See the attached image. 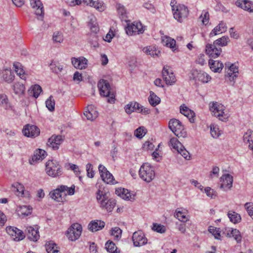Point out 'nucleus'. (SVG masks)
Returning <instances> with one entry per match:
<instances>
[{
  "mask_svg": "<svg viewBox=\"0 0 253 253\" xmlns=\"http://www.w3.org/2000/svg\"><path fill=\"white\" fill-rule=\"evenodd\" d=\"M126 32L128 35L131 36L142 33L144 30L140 22H134L131 24H127V26L126 28Z\"/></svg>",
  "mask_w": 253,
  "mask_h": 253,
  "instance_id": "12",
  "label": "nucleus"
},
{
  "mask_svg": "<svg viewBox=\"0 0 253 253\" xmlns=\"http://www.w3.org/2000/svg\"><path fill=\"white\" fill-rule=\"evenodd\" d=\"M205 191L207 195L211 198H214L216 196V192L211 187H206L205 189Z\"/></svg>",
  "mask_w": 253,
  "mask_h": 253,
  "instance_id": "57",
  "label": "nucleus"
},
{
  "mask_svg": "<svg viewBox=\"0 0 253 253\" xmlns=\"http://www.w3.org/2000/svg\"><path fill=\"white\" fill-rule=\"evenodd\" d=\"M175 10L173 11V17L177 21L183 22L189 14V10L186 6L179 4L175 6Z\"/></svg>",
  "mask_w": 253,
  "mask_h": 253,
  "instance_id": "8",
  "label": "nucleus"
},
{
  "mask_svg": "<svg viewBox=\"0 0 253 253\" xmlns=\"http://www.w3.org/2000/svg\"><path fill=\"white\" fill-rule=\"evenodd\" d=\"M79 58L80 60V69H85L86 67V65L87 64V60L84 57H80Z\"/></svg>",
  "mask_w": 253,
  "mask_h": 253,
  "instance_id": "64",
  "label": "nucleus"
},
{
  "mask_svg": "<svg viewBox=\"0 0 253 253\" xmlns=\"http://www.w3.org/2000/svg\"><path fill=\"white\" fill-rule=\"evenodd\" d=\"M52 39L54 42L59 43L62 42L63 41L62 35L59 32H55L53 33Z\"/></svg>",
  "mask_w": 253,
  "mask_h": 253,
  "instance_id": "50",
  "label": "nucleus"
},
{
  "mask_svg": "<svg viewBox=\"0 0 253 253\" xmlns=\"http://www.w3.org/2000/svg\"><path fill=\"white\" fill-rule=\"evenodd\" d=\"M152 230L158 233H164L166 232V227L165 226L157 223H153Z\"/></svg>",
  "mask_w": 253,
  "mask_h": 253,
  "instance_id": "47",
  "label": "nucleus"
},
{
  "mask_svg": "<svg viewBox=\"0 0 253 253\" xmlns=\"http://www.w3.org/2000/svg\"><path fill=\"white\" fill-rule=\"evenodd\" d=\"M225 107L221 104L216 102H213L211 106H210V109L215 117L218 118L221 121L227 120L229 116L224 112Z\"/></svg>",
  "mask_w": 253,
  "mask_h": 253,
  "instance_id": "6",
  "label": "nucleus"
},
{
  "mask_svg": "<svg viewBox=\"0 0 253 253\" xmlns=\"http://www.w3.org/2000/svg\"><path fill=\"white\" fill-rule=\"evenodd\" d=\"M236 5L242 9L249 11H253V3L247 0H237L236 1Z\"/></svg>",
  "mask_w": 253,
  "mask_h": 253,
  "instance_id": "24",
  "label": "nucleus"
},
{
  "mask_svg": "<svg viewBox=\"0 0 253 253\" xmlns=\"http://www.w3.org/2000/svg\"><path fill=\"white\" fill-rule=\"evenodd\" d=\"M229 41L228 37L223 36L214 41L213 43L216 46H224L227 45Z\"/></svg>",
  "mask_w": 253,
  "mask_h": 253,
  "instance_id": "37",
  "label": "nucleus"
},
{
  "mask_svg": "<svg viewBox=\"0 0 253 253\" xmlns=\"http://www.w3.org/2000/svg\"><path fill=\"white\" fill-rule=\"evenodd\" d=\"M118 11L119 14L122 16L123 19L126 17V10L124 6L120 4L118 6Z\"/></svg>",
  "mask_w": 253,
  "mask_h": 253,
  "instance_id": "59",
  "label": "nucleus"
},
{
  "mask_svg": "<svg viewBox=\"0 0 253 253\" xmlns=\"http://www.w3.org/2000/svg\"><path fill=\"white\" fill-rule=\"evenodd\" d=\"M23 134L28 137H36L40 133V129L35 125L27 124L22 130Z\"/></svg>",
  "mask_w": 253,
  "mask_h": 253,
  "instance_id": "13",
  "label": "nucleus"
},
{
  "mask_svg": "<svg viewBox=\"0 0 253 253\" xmlns=\"http://www.w3.org/2000/svg\"><path fill=\"white\" fill-rule=\"evenodd\" d=\"M7 233L11 237H13V240L15 241H19L25 238L23 232L14 227H7L6 229Z\"/></svg>",
  "mask_w": 253,
  "mask_h": 253,
  "instance_id": "15",
  "label": "nucleus"
},
{
  "mask_svg": "<svg viewBox=\"0 0 253 253\" xmlns=\"http://www.w3.org/2000/svg\"><path fill=\"white\" fill-rule=\"evenodd\" d=\"M162 77L167 84L172 85L176 82L175 76L169 66H164L162 71Z\"/></svg>",
  "mask_w": 253,
  "mask_h": 253,
  "instance_id": "11",
  "label": "nucleus"
},
{
  "mask_svg": "<svg viewBox=\"0 0 253 253\" xmlns=\"http://www.w3.org/2000/svg\"><path fill=\"white\" fill-rule=\"evenodd\" d=\"M143 51L146 54L150 55L153 57L155 56H159L161 53V51L154 46L145 47L143 48Z\"/></svg>",
  "mask_w": 253,
  "mask_h": 253,
  "instance_id": "28",
  "label": "nucleus"
},
{
  "mask_svg": "<svg viewBox=\"0 0 253 253\" xmlns=\"http://www.w3.org/2000/svg\"><path fill=\"white\" fill-rule=\"evenodd\" d=\"M87 175L89 178H93L94 176V172L93 170V166L91 164H87L86 165Z\"/></svg>",
  "mask_w": 253,
  "mask_h": 253,
  "instance_id": "56",
  "label": "nucleus"
},
{
  "mask_svg": "<svg viewBox=\"0 0 253 253\" xmlns=\"http://www.w3.org/2000/svg\"><path fill=\"white\" fill-rule=\"evenodd\" d=\"M137 113H141L143 115H147L150 113V110L148 108L140 105Z\"/></svg>",
  "mask_w": 253,
  "mask_h": 253,
  "instance_id": "63",
  "label": "nucleus"
},
{
  "mask_svg": "<svg viewBox=\"0 0 253 253\" xmlns=\"http://www.w3.org/2000/svg\"><path fill=\"white\" fill-rule=\"evenodd\" d=\"M169 127L178 138L186 137L187 132L182 123L178 120L176 119H171L169 123Z\"/></svg>",
  "mask_w": 253,
  "mask_h": 253,
  "instance_id": "5",
  "label": "nucleus"
},
{
  "mask_svg": "<svg viewBox=\"0 0 253 253\" xmlns=\"http://www.w3.org/2000/svg\"><path fill=\"white\" fill-rule=\"evenodd\" d=\"M13 89L15 94H23L25 91V86L22 83H17L13 85Z\"/></svg>",
  "mask_w": 253,
  "mask_h": 253,
  "instance_id": "38",
  "label": "nucleus"
},
{
  "mask_svg": "<svg viewBox=\"0 0 253 253\" xmlns=\"http://www.w3.org/2000/svg\"><path fill=\"white\" fill-rule=\"evenodd\" d=\"M139 175L142 180L149 183L155 178V173L150 164L145 163L140 167Z\"/></svg>",
  "mask_w": 253,
  "mask_h": 253,
  "instance_id": "4",
  "label": "nucleus"
},
{
  "mask_svg": "<svg viewBox=\"0 0 253 253\" xmlns=\"http://www.w3.org/2000/svg\"><path fill=\"white\" fill-rule=\"evenodd\" d=\"M82 231V225L78 223H75L68 229L66 235L70 240L75 241L81 236Z\"/></svg>",
  "mask_w": 253,
  "mask_h": 253,
  "instance_id": "9",
  "label": "nucleus"
},
{
  "mask_svg": "<svg viewBox=\"0 0 253 253\" xmlns=\"http://www.w3.org/2000/svg\"><path fill=\"white\" fill-rule=\"evenodd\" d=\"M209 65L211 69L214 72L220 73L223 68V64L222 62L211 59L209 61Z\"/></svg>",
  "mask_w": 253,
  "mask_h": 253,
  "instance_id": "25",
  "label": "nucleus"
},
{
  "mask_svg": "<svg viewBox=\"0 0 253 253\" xmlns=\"http://www.w3.org/2000/svg\"><path fill=\"white\" fill-rule=\"evenodd\" d=\"M162 42L164 45L170 47L173 51L175 50L176 42L174 39L168 36H164L162 37Z\"/></svg>",
  "mask_w": 253,
  "mask_h": 253,
  "instance_id": "30",
  "label": "nucleus"
},
{
  "mask_svg": "<svg viewBox=\"0 0 253 253\" xmlns=\"http://www.w3.org/2000/svg\"><path fill=\"white\" fill-rule=\"evenodd\" d=\"M146 133V129L143 126H140L134 131V135L138 138H142Z\"/></svg>",
  "mask_w": 253,
  "mask_h": 253,
  "instance_id": "44",
  "label": "nucleus"
},
{
  "mask_svg": "<svg viewBox=\"0 0 253 253\" xmlns=\"http://www.w3.org/2000/svg\"><path fill=\"white\" fill-rule=\"evenodd\" d=\"M68 189V187L65 185H61L55 190L49 193L50 197L57 202L62 201V195L63 193Z\"/></svg>",
  "mask_w": 253,
  "mask_h": 253,
  "instance_id": "16",
  "label": "nucleus"
},
{
  "mask_svg": "<svg viewBox=\"0 0 253 253\" xmlns=\"http://www.w3.org/2000/svg\"><path fill=\"white\" fill-rule=\"evenodd\" d=\"M180 113L185 116V114H188V113H190L191 116H194L195 113L193 111L189 109L187 107L183 104L180 106Z\"/></svg>",
  "mask_w": 253,
  "mask_h": 253,
  "instance_id": "52",
  "label": "nucleus"
},
{
  "mask_svg": "<svg viewBox=\"0 0 253 253\" xmlns=\"http://www.w3.org/2000/svg\"><path fill=\"white\" fill-rule=\"evenodd\" d=\"M211 133L213 138H217L220 134L219 131L218 130V128L214 126L213 127L211 126Z\"/></svg>",
  "mask_w": 253,
  "mask_h": 253,
  "instance_id": "60",
  "label": "nucleus"
},
{
  "mask_svg": "<svg viewBox=\"0 0 253 253\" xmlns=\"http://www.w3.org/2000/svg\"><path fill=\"white\" fill-rule=\"evenodd\" d=\"M46 250L47 253H58L57 245L53 241H50L45 246Z\"/></svg>",
  "mask_w": 253,
  "mask_h": 253,
  "instance_id": "34",
  "label": "nucleus"
},
{
  "mask_svg": "<svg viewBox=\"0 0 253 253\" xmlns=\"http://www.w3.org/2000/svg\"><path fill=\"white\" fill-rule=\"evenodd\" d=\"M101 178L103 181L107 184H114L116 183L113 175L109 171L104 174L103 177Z\"/></svg>",
  "mask_w": 253,
  "mask_h": 253,
  "instance_id": "41",
  "label": "nucleus"
},
{
  "mask_svg": "<svg viewBox=\"0 0 253 253\" xmlns=\"http://www.w3.org/2000/svg\"><path fill=\"white\" fill-rule=\"evenodd\" d=\"M122 231L118 227H115L112 229V235L115 237V239L119 240L121 237Z\"/></svg>",
  "mask_w": 253,
  "mask_h": 253,
  "instance_id": "46",
  "label": "nucleus"
},
{
  "mask_svg": "<svg viewBox=\"0 0 253 253\" xmlns=\"http://www.w3.org/2000/svg\"><path fill=\"white\" fill-rule=\"evenodd\" d=\"M169 146L177 151L178 153L180 154L185 159L189 160L190 154L187 151L183 145L177 140L176 138H171L169 141Z\"/></svg>",
  "mask_w": 253,
  "mask_h": 253,
  "instance_id": "7",
  "label": "nucleus"
},
{
  "mask_svg": "<svg viewBox=\"0 0 253 253\" xmlns=\"http://www.w3.org/2000/svg\"><path fill=\"white\" fill-rule=\"evenodd\" d=\"M50 69L53 72L58 74L61 72L63 69V66L60 65H56L55 63L52 62L50 64Z\"/></svg>",
  "mask_w": 253,
  "mask_h": 253,
  "instance_id": "49",
  "label": "nucleus"
},
{
  "mask_svg": "<svg viewBox=\"0 0 253 253\" xmlns=\"http://www.w3.org/2000/svg\"><path fill=\"white\" fill-rule=\"evenodd\" d=\"M26 232L28 238L31 241L36 242L40 238L39 229L38 227L35 229L32 226L27 227Z\"/></svg>",
  "mask_w": 253,
  "mask_h": 253,
  "instance_id": "21",
  "label": "nucleus"
},
{
  "mask_svg": "<svg viewBox=\"0 0 253 253\" xmlns=\"http://www.w3.org/2000/svg\"><path fill=\"white\" fill-rule=\"evenodd\" d=\"M227 215L230 221L234 224L238 223L241 220L240 214L235 211H230L228 212Z\"/></svg>",
  "mask_w": 253,
  "mask_h": 253,
  "instance_id": "32",
  "label": "nucleus"
},
{
  "mask_svg": "<svg viewBox=\"0 0 253 253\" xmlns=\"http://www.w3.org/2000/svg\"><path fill=\"white\" fill-rule=\"evenodd\" d=\"M220 181L222 183L220 185V188L224 189L226 187H228V189H230L232 186L233 183V177L229 174H226L220 178Z\"/></svg>",
  "mask_w": 253,
  "mask_h": 253,
  "instance_id": "22",
  "label": "nucleus"
},
{
  "mask_svg": "<svg viewBox=\"0 0 253 253\" xmlns=\"http://www.w3.org/2000/svg\"><path fill=\"white\" fill-rule=\"evenodd\" d=\"M99 3H101V4H100L94 2V4L92 5L91 7H94L98 11H103L106 9V5L102 0H99Z\"/></svg>",
  "mask_w": 253,
  "mask_h": 253,
  "instance_id": "54",
  "label": "nucleus"
},
{
  "mask_svg": "<svg viewBox=\"0 0 253 253\" xmlns=\"http://www.w3.org/2000/svg\"><path fill=\"white\" fill-rule=\"evenodd\" d=\"M108 192L105 190L99 189L96 193V198L100 203L102 208H105L109 212L112 211L116 205L115 201L114 199H108Z\"/></svg>",
  "mask_w": 253,
  "mask_h": 253,
  "instance_id": "1",
  "label": "nucleus"
},
{
  "mask_svg": "<svg viewBox=\"0 0 253 253\" xmlns=\"http://www.w3.org/2000/svg\"><path fill=\"white\" fill-rule=\"evenodd\" d=\"M42 91V88L39 84H35L33 86L31 90H29L31 94H32L33 96L35 98H38Z\"/></svg>",
  "mask_w": 253,
  "mask_h": 253,
  "instance_id": "42",
  "label": "nucleus"
},
{
  "mask_svg": "<svg viewBox=\"0 0 253 253\" xmlns=\"http://www.w3.org/2000/svg\"><path fill=\"white\" fill-rule=\"evenodd\" d=\"M209 231L211 233L216 239L219 240L220 237V231L219 228L213 226H210L208 229Z\"/></svg>",
  "mask_w": 253,
  "mask_h": 253,
  "instance_id": "43",
  "label": "nucleus"
},
{
  "mask_svg": "<svg viewBox=\"0 0 253 253\" xmlns=\"http://www.w3.org/2000/svg\"><path fill=\"white\" fill-rule=\"evenodd\" d=\"M97 85L100 95L108 97L107 101L109 103H114L115 100V95L111 91V87L108 81L101 79L98 82Z\"/></svg>",
  "mask_w": 253,
  "mask_h": 253,
  "instance_id": "2",
  "label": "nucleus"
},
{
  "mask_svg": "<svg viewBox=\"0 0 253 253\" xmlns=\"http://www.w3.org/2000/svg\"><path fill=\"white\" fill-rule=\"evenodd\" d=\"M160 98L157 96L152 91H150L149 102L152 106H156L160 102Z\"/></svg>",
  "mask_w": 253,
  "mask_h": 253,
  "instance_id": "35",
  "label": "nucleus"
},
{
  "mask_svg": "<svg viewBox=\"0 0 253 253\" xmlns=\"http://www.w3.org/2000/svg\"><path fill=\"white\" fill-rule=\"evenodd\" d=\"M46 173L52 177H58L63 173V169L59 163L55 160H49L46 163Z\"/></svg>",
  "mask_w": 253,
  "mask_h": 253,
  "instance_id": "3",
  "label": "nucleus"
},
{
  "mask_svg": "<svg viewBox=\"0 0 253 253\" xmlns=\"http://www.w3.org/2000/svg\"><path fill=\"white\" fill-rule=\"evenodd\" d=\"M245 208L249 215L253 219V203L251 202L246 203Z\"/></svg>",
  "mask_w": 253,
  "mask_h": 253,
  "instance_id": "55",
  "label": "nucleus"
},
{
  "mask_svg": "<svg viewBox=\"0 0 253 253\" xmlns=\"http://www.w3.org/2000/svg\"><path fill=\"white\" fill-rule=\"evenodd\" d=\"M139 106L140 104L138 102L132 101L125 106V110L127 114H130L133 112H137Z\"/></svg>",
  "mask_w": 253,
  "mask_h": 253,
  "instance_id": "27",
  "label": "nucleus"
},
{
  "mask_svg": "<svg viewBox=\"0 0 253 253\" xmlns=\"http://www.w3.org/2000/svg\"><path fill=\"white\" fill-rule=\"evenodd\" d=\"M116 194L125 200H131L133 199L130 195V192L127 189L120 188L116 190Z\"/></svg>",
  "mask_w": 253,
  "mask_h": 253,
  "instance_id": "31",
  "label": "nucleus"
},
{
  "mask_svg": "<svg viewBox=\"0 0 253 253\" xmlns=\"http://www.w3.org/2000/svg\"><path fill=\"white\" fill-rule=\"evenodd\" d=\"M227 27L223 22H221L216 26L210 34V37H212L218 34V33H222L226 31Z\"/></svg>",
  "mask_w": 253,
  "mask_h": 253,
  "instance_id": "29",
  "label": "nucleus"
},
{
  "mask_svg": "<svg viewBox=\"0 0 253 253\" xmlns=\"http://www.w3.org/2000/svg\"><path fill=\"white\" fill-rule=\"evenodd\" d=\"M46 107L50 111H53L54 110L55 101L53 98L52 96H50L46 100L45 102Z\"/></svg>",
  "mask_w": 253,
  "mask_h": 253,
  "instance_id": "45",
  "label": "nucleus"
},
{
  "mask_svg": "<svg viewBox=\"0 0 253 253\" xmlns=\"http://www.w3.org/2000/svg\"><path fill=\"white\" fill-rule=\"evenodd\" d=\"M32 208L30 206H22L19 208L18 212L19 214L25 216H28L31 214Z\"/></svg>",
  "mask_w": 253,
  "mask_h": 253,
  "instance_id": "40",
  "label": "nucleus"
},
{
  "mask_svg": "<svg viewBox=\"0 0 253 253\" xmlns=\"http://www.w3.org/2000/svg\"><path fill=\"white\" fill-rule=\"evenodd\" d=\"M227 235L229 237H233L237 243L241 242L242 237L240 231L237 229H231L228 231Z\"/></svg>",
  "mask_w": 253,
  "mask_h": 253,
  "instance_id": "33",
  "label": "nucleus"
},
{
  "mask_svg": "<svg viewBox=\"0 0 253 253\" xmlns=\"http://www.w3.org/2000/svg\"><path fill=\"white\" fill-rule=\"evenodd\" d=\"M200 19H202L203 23L206 25L209 20V13L208 11H204L202 13L200 17Z\"/></svg>",
  "mask_w": 253,
  "mask_h": 253,
  "instance_id": "58",
  "label": "nucleus"
},
{
  "mask_svg": "<svg viewBox=\"0 0 253 253\" xmlns=\"http://www.w3.org/2000/svg\"><path fill=\"white\" fill-rule=\"evenodd\" d=\"M64 140V137L62 135H53L50 137V141L53 142V141H55V142L58 143V145H60Z\"/></svg>",
  "mask_w": 253,
  "mask_h": 253,
  "instance_id": "53",
  "label": "nucleus"
},
{
  "mask_svg": "<svg viewBox=\"0 0 253 253\" xmlns=\"http://www.w3.org/2000/svg\"><path fill=\"white\" fill-rule=\"evenodd\" d=\"M205 57V55L204 54H200L196 59V63L201 65H204L206 63Z\"/></svg>",
  "mask_w": 253,
  "mask_h": 253,
  "instance_id": "62",
  "label": "nucleus"
},
{
  "mask_svg": "<svg viewBox=\"0 0 253 253\" xmlns=\"http://www.w3.org/2000/svg\"><path fill=\"white\" fill-rule=\"evenodd\" d=\"M46 152L41 149L36 150L32 157L29 160V163L31 165H34L35 163L42 161L46 156Z\"/></svg>",
  "mask_w": 253,
  "mask_h": 253,
  "instance_id": "19",
  "label": "nucleus"
},
{
  "mask_svg": "<svg viewBox=\"0 0 253 253\" xmlns=\"http://www.w3.org/2000/svg\"><path fill=\"white\" fill-rule=\"evenodd\" d=\"M47 145L48 147L51 148L52 149L54 150L58 149L59 147V145H58V143L55 142V141H53L52 142L50 141V138L48 139Z\"/></svg>",
  "mask_w": 253,
  "mask_h": 253,
  "instance_id": "61",
  "label": "nucleus"
},
{
  "mask_svg": "<svg viewBox=\"0 0 253 253\" xmlns=\"http://www.w3.org/2000/svg\"><path fill=\"white\" fill-rule=\"evenodd\" d=\"M243 141L246 143H249V147L253 150V131L248 129L243 136Z\"/></svg>",
  "mask_w": 253,
  "mask_h": 253,
  "instance_id": "26",
  "label": "nucleus"
},
{
  "mask_svg": "<svg viewBox=\"0 0 253 253\" xmlns=\"http://www.w3.org/2000/svg\"><path fill=\"white\" fill-rule=\"evenodd\" d=\"M0 76L3 80L8 83H11L14 78V75L10 69H3L0 71Z\"/></svg>",
  "mask_w": 253,
  "mask_h": 253,
  "instance_id": "23",
  "label": "nucleus"
},
{
  "mask_svg": "<svg viewBox=\"0 0 253 253\" xmlns=\"http://www.w3.org/2000/svg\"><path fill=\"white\" fill-rule=\"evenodd\" d=\"M190 78L195 81H200L204 83H207L211 80V77L207 73L196 69L192 70Z\"/></svg>",
  "mask_w": 253,
  "mask_h": 253,
  "instance_id": "10",
  "label": "nucleus"
},
{
  "mask_svg": "<svg viewBox=\"0 0 253 253\" xmlns=\"http://www.w3.org/2000/svg\"><path fill=\"white\" fill-rule=\"evenodd\" d=\"M105 248L108 252L111 253H121L120 250L118 251L115 244L110 241H108L105 244Z\"/></svg>",
  "mask_w": 253,
  "mask_h": 253,
  "instance_id": "36",
  "label": "nucleus"
},
{
  "mask_svg": "<svg viewBox=\"0 0 253 253\" xmlns=\"http://www.w3.org/2000/svg\"><path fill=\"white\" fill-rule=\"evenodd\" d=\"M132 240L133 245L135 247H140L145 245L147 239L141 231L135 232L132 235Z\"/></svg>",
  "mask_w": 253,
  "mask_h": 253,
  "instance_id": "14",
  "label": "nucleus"
},
{
  "mask_svg": "<svg viewBox=\"0 0 253 253\" xmlns=\"http://www.w3.org/2000/svg\"><path fill=\"white\" fill-rule=\"evenodd\" d=\"M206 52L212 58H216L219 56L221 52V47H217L214 43L207 44L206 46Z\"/></svg>",
  "mask_w": 253,
  "mask_h": 253,
  "instance_id": "18",
  "label": "nucleus"
},
{
  "mask_svg": "<svg viewBox=\"0 0 253 253\" xmlns=\"http://www.w3.org/2000/svg\"><path fill=\"white\" fill-rule=\"evenodd\" d=\"M105 222L100 220L91 221L88 225V229L91 232H96L103 229L105 226Z\"/></svg>",
  "mask_w": 253,
  "mask_h": 253,
  "instance_id": "20",
  "label": "nucleus"
},
{
  "mask_svg": "<svg viewBox=\"0 0 253 253\" xmlns=\"http://www.w3.org/2000/svg\"><path fill=\"white\" fill-rule=\"evenodd\" d=\"M30 4L33 8L36 9L35 14L39 16V19L42 20L44 16L43 6L40 0H31Z\"/></svg>",
  "mask_w": 253,
  "mask_h": 253,
  "instance_id": "17",
  "label": "nucleus"
},
{
  "mask_svg": "<svg viewBox=\"0 0 253 253\" xmlns=\"http://www.w3.org/2000/svg\"><path fill=\"white\" fill-rule=\"evenodd\" d=\"M175 215L176 216L180 221L185 222L187 221L186 217L185 215H184L182 211H181L179 209H177L175 211Z\"/></svg>",
  "mask_w": 253,
  "mask_h": 253,
  "instance_id": "51",
  "label": "nucleus"
},
{
  "mask_svg": "<svg viewBox=\"0 0 253 253\" xmlns=\"http://www.w3.org/2000/svg\"><path fill=\"white\" fill-rule=\"evenodd\" d=\"M98 39V36L97 35L90 34L88 38V42L90 45L94 48L98 47L99 46Z\"/></svg>",
  "mask_w": 253,
  "mask_h": 253,
  "instance_id": "39",
  "label": "nucleus"
},
{
  "mask_svg": "<svg viewBox=\"0 0 253 253\" xmlns=\"http://www.w3.org/2000/svg\"><path fill=\"white\" fill-rule=\"evenodd\" d=\"M84 115L88 120L93 121L97 117V113L95 111H86L84 113Z\"/></svg>",
  "mask_w": 253,
  "mask_h": 253,
  "instance_id": "48",
  "label": "nucleus"
}]
</instances>
